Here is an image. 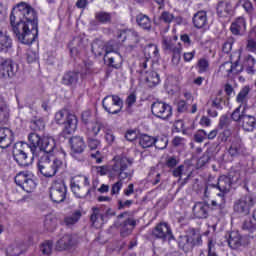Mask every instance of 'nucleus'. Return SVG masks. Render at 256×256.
Instances as JSON below:
<instances>
[{"label":"nucleus","instance_id":"a878e982","mask_svg":"<svg viewBox=\"0 0 256 256\" xmlns=\"http://www.w3.org/2000/svg\"><path fill=\"white\" fill-rule=\"evenodd\" d=\"M141 79L146 82V85L149 87H155L159 85L161 79L159 78V74L155 71H148L142 74Z\"/></svg>","mask_w":256,"mask_h":256},{"label":"nucleus","instance_id":"9d476101","mask_svg":"<svg viewBox=\"0 0 256 256\" xmlns=\"http://www.w3.org/2000/svg\"><path fill=\"white\" fill-rule=\"evenodd\" d=\"M102 105L107 113L117 115V113H121V109H123V100L117 95H110L103 99Z\"/></svg>","mask_w":256,"mask_h":256},{"label":"nucleus","instance_id":"dca6fc26","mask_svg":"<svg viewBox=\"0 0 256 256\" xmlns=\"http://www.w3.org/2000/svg\"><path fill=\"white\" fill-rule=\"evenodd\" d=\"M177 43V37L171 38L169 36H163L162 37V47L164 51H169V53H173L174 55H180L181 54V44Z\"/></svg>","mask_w":256,"mask_h":256},{"label":"nucleus","instance_id":"ea45409f","mask_svg":"<svg viewBox=\"0 0 256 256\" xmlns=\"http://www.w3.org/2000/svg\"><path fill=\"white\" fill-rule=\"evenodd\" d=\"M43 225L46 231H53L57 227V218L54 215L48 214L44 217Z\"/></svg>","mask_w":256,"mask_h":256},{"label":"nucleus","instance_id":"c9c22d12","mask_svg":"<svg viewBox=\"0 0 256 256\" xmlns=\"http://www.w3.org/2000/svg\"><path fill=\"white\" fill-rule=\"evenodd\" d=\"M9 121V106L3 97H0V123Z\"/></svg>","mask_w":256,"mask_h":256},{"label":"nucleus","instance_id":"412c9836","mask_svg":"<svg viewBox=\"0 0 256 256\" xmlns=\"http://www.w3.org/2000/svg\"><path fill=\"white\" fill-rule=\"evenodd\" d=\"M30 145H29V149L32 153V159H35V157H39V152H37V149L41 146V141H43V139H41V136H39V134L37 133H31L28 136Z\"/></svg>","mask_w":256,"mask_h":256},{"label":"nucleus","instance_id":"79ce46f5","mask_svg":"<svg viewBox=\"0 0 256 256\" xmlns=\"http://www.w3.org/2000/svg\"><path fill=\"white\" fill-rule=\"evenodd\" d=\"M147 180L149 183H152V185H159V183H161V173H159L157 169L152 168L148 173Z\"/></svg>","mask_w":256,"mask_h":256},{"label":"nucleus","instance_id":"4be33fe9","mask_svg":"<svg viewBox=\"0 0 256 256\" xmlns=\"http://www.w3.org/2000/svg\"><path fill=\"white\" fill-rule=\"evenodd\" d=\"M118 39H122V41L128 39L129 43H131L130 47H133L139 43V33L133 30H122L118 34Z\"/></svg>","mask_w":256,"mask_h":256},{"label":"nucleus","instance_id":"39448f33","mask_svg":"<svg viewBox=\"0 0 256 256\" xmlns=\"http://www.w3.org/2000/svg\"><path fill=\"white\" fill-rule=\"evenodd\" d=\"M69 145L71 157L80 163L85 161V155H83L87 149L85 139L81 136H72L69 139Z\"/></svg>","mask_w":256,"mask_h":256},{"label":"nucleus","instance_id":"e2e57ef3","mask_svg":"<svg viewBox=\"0 0 256 256\" xmlns=\"http://www.w3.org/2000/svg\"><path fill=\"white\" fill-rule=\"evenodd\" d=\"M173 177H179V179H181V177H183V175H185V165H180L178 167H176L173 172H172Z\"/></svg>","mask_w":256,"mask_h":256},{"label":"nucleus","instance_id":"f704fd0d","mask_svg":"<svg viewBox=\"0 0 256 256\" xmlns=\"http://www.w3.org/2000/svg\"><path fill=\"white\" fill-rule=\"evenodd\" d=\"M91 49H92V53L96 57H101V55H103V53L106 54L105 42H103V40H99V39L94 40L92 42Z\"/></svg>","mask_w":256,"mask_h":256},{"label":"nucleus","instance_id":"de8ad7c7","mask_svg":"<svg viewBox=\"0 0 256 256\" xmlns=\"http://www.w3.org/2000/svg\"><path fill=\"white\" fill-rule=\"evenodd\" d=\"M242 127L247 129L249 127H256V119L254 116L242 115Z\"/></svg>","mask_w":256,"mask_h":256},{"label":"nucleus","instance_id":"1a4fd4ad","mask_svg":"<svg viewBox=\"0 0 256 256\" xmlns=\"http://www.w3.org/2000/svg\"><path fill=\"white\" fill-rule=\"evenodd\" d=\"M15 183L26 193H32L35 187H37V183L33 180V174L29 172H19L15 177Z\"/></svg>","mask_w":256,"mask_h":256},{"label":"nucleus","instance_id":"f257e3e1","mask_svg":"<svg viewBox=\"0 0 256 256\" xmlns=\"http://www.w3.org/2000/svg\"><path fill=\"white\" fill-rule=\"evenodd\" d=\"M10 25L18 41L31 45L39 35L37 12L25 2L17 4L10 14Z\"/></svg>","mask_w":256,"mask_h":256},{"label":"nucleus","instance_id":"69168bd1","mask_svg":"<svg viewBox=\"0 0 256 256\" xmlns=\"http://www.w3.org/2000/svg\"><path fill=\"white\" fill-rule=\"evenodd\" d=\"M231 117L233 121H243V114L241 115V105L233 111Z\"/></svg>","mask_w":256,"mask_h":256},{"label":"nucleus","instance_id":"423d86ee","mask_svg":"<svg viewBox=\"0 0 256 256\" xmlns=\"http://www.w3.org/2000/svg\"><path fill=\"white\" fill-rule=\"evenodd\" d=\"M255 203V198L251 194H246L234 202V213L245 217L251 213V208L255 206Z\"/></svg>","mask_w":256,"mask_h":256},{"label":"nucleus","instance_id":"a18cd8bd","mask_svg":"<svg viewBox=\"0 0 256 256\" xmlns=\"http://www.w3.org/2000/svg\"><path fill=\"white\" fill-rule=\"evenodd\" d=\"M6 253L8 256H19L23 253V247L19 244H12L7 248Z\"/></svg>","mask_w":256,"mask_h":256},{"label":"nucleus","instance_id":"4d7b16f0","mask_svg":"<svg viewBox=\"0 0 256 256\" xmlns=\"http://www.w3.org/2000/svg\"><path fill=\"white\" fill-rule=\"evenodd\" d=\"M147 63H149V58L145 57L140 60L139 67L140 69L137 70V73H139L141 76L145 75L147 71Z\"/></svg>","mask_w":256,"mask_h":256},{"label":"nucleus","instance_id":"680f3d73","mask_svg":"<svg viewBox=\"0 0 256 256\" xmlns=\"http://www.w3.org/2000/svg\"><path fill=\"white\" fill-rule=\"evenodd\" d=\"M100 145H101V142L99 140L89 138L88 147H89L90 151H97V149H99Z\"/></svg>","mask_w":256,"mask_h":256},{"label":"nucleus","instance_id":"f3484780","mask_svg":"<svg viewBox=\"0 0 256 256\" xmlns=\"http://www.w3.org/2000/svg\"><path fill=\"white\" fill-rule=\"evenodd\" d=\"M192 211L196 219H207L209 217V204L206 202H196Z\"/></svg>","mask_w":256,"mask_h":256},{"label":"nucleus","instance_id":"a19ab883","mask_svg":"<svg viewBox=\"0 0 256 256\" xmlns=\"http://www.w3.org/2000/svg\"><path fill=\"white\" fill-rule=\"evenodd\" d=\"M79 120L77 116L72 113H67L66 120L64 121V129H77Z\"/></svg>","mask_w":256,"mask_h":256},{"label":"nucleus","instance_id":"e433bc0d","mask_svg":"<svg viewBox=\"0 0 256 256\" xmlns=\"http://www.w3.org/2000/svg\"><path fill=\"white\" fill-rule=\"evenodd\" d=\"M144 53L147 59H154V60L159 59V48H157V45L155 44H150L146 46L144 49Z\"/></svg>","mask_w":256,"mask_h":256},{"label":"nucleus","instance_id":"603ef678","mask_svg":"<svg viewBox=\"0 0 256 256\" xmlns=\"http://www.w3.org/2000/svg\"><path fill=\"white\" fill-rule=\"evenodd\" d=\"M242 229H244V231H249L252 234V237H256V227L251 220L244 221Z\"/></svg>","mask_w":256,"mask_h":256},{"label":"nucleus","instance_id":"5701e85b","mask_svg":"<svg viewBox=\"0 0 256 256\" xmlns=\"http://www.w3.org/2000/svg\"><path fill=\"white\" fill-rule=\"evenodd\" d=\"M95 20L91 21V25H107L112 23L113 21V16L109 12L105 11H98L94 15Z\"/></svg>","mask_w":256,"mask_h":256},{"label":"nucleus","instance_id":"8fccbe9b","mask_svg":"<svg viewBox=\"0 0 256 256\" xmlns=\"http://www.w3.org/2000/svg\"><path fill=\"white\" fill-rule=\"evenodd\" d=\"M226 203H227V198L220 197V201H217V200L211 201V207L212 209H219L220 211H223V209H225Z\"/></svg>","mask_w":256,"mask_h":256},{"label":"nucleus","instance_id":"7ed1b4c3","mask_svg":"<svg viewBox=\"0 0 256 256\" xmlns=\"http://www.w3.org/2000/svg\"><path fill=\"white\" fill-rule=\"evenodd\" d=\"M241 182V172L233 171L230 172L228 176L222 175L218 178L217 184H211L213 189H218L220 193L217 194V197L227 198V194L231 193L233 185Z\"/></svg>","mask_w":256,"mask_h":256},{"label":"nucleus","instance_id":"774afa93","mask_svg":"<svg viewBox=\"0 0 256 256\" xmlns=\"http://www.w3.org/2000/svg\"><path fill=\"white\" fill-rule=\"evenodd\" d=\"M231 49H233V39L227 40L222 46L223 53L229 54L231 53Z\"/></svg>","mask_w":256,"mask_h":256},{"label":"nucleus","instance_id":"f8f14e48","mask_svg":"<svg viewBox=\"0 0 256 256\" xmlns=\"http://www.w3.org/2000/svg\"><path fill=\"white\" fill-rule=\"evenodd\" d=\"M167 143H169L167 138H153L147 134H142L139 139V145H141L143 149L153 147V145H155L157 149H165Z\"/></svg>","mask_w":256,"mask_h":256},{"label":"nucleus","instance_id":"3c124183","mask_svg":"<svg viewBox=\"0 0 256 256\" xmlns=\"http://www.w3.org/2000/svg\"><path fill=\"white\" fill-rule=\"evenodd\" d=\"M173 19H175V16L171 14L169 11H164L159 16V20L163 21V23H166L167 25L173 23Z\"/></svg>","mask_w":256,"mask_h":256},{"label":"nucleus","instance_id":"c85d7f7f","mask_svg":"<svg viewBox=\"0 0 256 256\" xmlns=\"http://www.w3.org/2000/svg\"><path fill=\"white\" fill-rule=\"evenodd\" d=\"M73 247V236L66 234L62 236L56 243L57 251H65Z\"/></svg>","mask_w":256,"mask_h":256},{"label":"nucleus","instance_id":"473e14b6","mask_svg":"<svg viewBox=\"0 0 256 256\" xmlns=\"http://www.w3.org/2000/svg\"><path fill=\"white\" fill-rule=\"evenodd\" d=\"M233 13V5L231 2L221 1L217 5V14L219 17H227Z\"/></svg>","mask_w":256,"mask_h":256},{"label":"nucleus","instance_id":"7c9ffc66","mask_svg":"<svg viewBox=\"0 0 256 256\" xmlns=\"http://www.w3.org/2000/svg\"><path fill=\"white\" fill-rule=\"evenodd\" d=\"M243 241V237L239 233V231H232L229 234L228 245L231 249H239L241 247Z\"/></svg>","mask_w":256,"mask_h":256},{"label":"nucleus","instance_id":"20e7f679","mask_svg":"<svg viewBox=\"0 0 256 256\" xmlns=\"http://www.w3.org/2000/svg\"><path fill=\"white\" fill-rule=\"evenodd\" d=\"M63 169V161L51 158L48 154L41 155L38 160V170L43 177H55L57 171Z\"/></svg>","mask_w":256,"mask_h":256},{"label":"nucleus","instance_id":"2f4dec72","mask_svg":"<svg viewBox=\"0 0 256 256\" xmlns=\"http://www.w3.org/2000/svg\"><path fill=\"white\" fill-rule=\"evenodd\" d=\"M136 23L143 29L144 31H151L153 28V24L151 22V18L149 16L140 13L136 16Z\"/></svg>","mask_w":256,"mask_h":256},{"label":"nucleus","instance_id":"bb28decb","mask_svg":"<svg viewBox=\"0 0 256 256\" xmlns=\"http://www.w3.org/2000/svg\"><path fill=\"white\" fill-rule=\"evenodd\" d=\"M13 47L10 35L0 30V53H7Z\"/></svg>","mask_w":256,"mask_h":256},{"label":"nucleus","instance_id":"0eeeda50","mask_svg":"<svg viewBox=\"0 0 256 256\" xmlns=\"http://www.w3.org/2000/svg\"><path fill=\"white\" fill-rule=\"evenodd\" d=\"M29 151H31V148H29V144L27 143L18 142L14 145L13 157L21 167H27L29 165Z\"/></svg>","mask_w":256,"mask_h":256},{"label":"nucleus","instance_id":"9b49d317","mask_svg":"<svg viewBox=\"0 0 256 256\" xmlns=\"http://www.w3.org/2000/svg\"><path fill=\"white\" fill-rule=\"evenodd\" d=\"M151 112L155 117L165 120L173 115V108L163 101H156L151 105Z\"/></svg>","mask_w":256,"mask_h":256},{"label":"nucleus","instance_id":"5fc2aeb1","mask_svg":"<svg viewBox=\"0 0 256 256\" xmlns=\"http://www.w3.org/2000/svg\"><path fill=\"white\" fill-rule=\"evenodd\" d=\"M40 251L43 255H51V252L53 251V243L49 241L42 243Z\"/></svg>","mask_w":256,"mask_h":256},{"label":"nucleus","instance_id":"bf43d9fd","mask_svg":"<svg viewBox=\"0 0 256 256\" xmlns=\"http://www.w3.org/2000/svg\"><path fill=\"white\" fill-rule=\"evenodd\" d=\"M233 62H225L220 66V71L226 74V77H231V67Z\"/></svg>","mask_w":256,"mask_h":256},{"label":"nucleus","instance_id":"09e8293b","mask_svg":"<svg viewBox=\"0 0 256 256\" xmlns=\"http://www.w3.org/2000/svg\"><path fill=\"white\" fill-rule=\"evenodd\" d=\"M249 91H251V88L249 86H244L236 97L237 103H245V101H247V95H249Z\"/></svg>","mask_w":256,"mask_h":256},{"label":"nucleus","instance_id":"4c0bfd02","mask_svg":"<svg viewBox=\"0 0 256 256\" xmlns=\"http://www.w3.org/2000/svg\"><path fill=\"white\" fill-rule=\"evenodd\" d=\"M106 57H108V63L110 67H113L114 69H119V67H121V64L123 63V57L119 52H115L111 56Z\"/></svg>","mask_w":256,"mask_h":256},{"label":"nucleus","instance_id":"72a5a7b5","mask_svg":"<svg viewBox=\"0 0 256 256\" xmlns=\"http://www.w3.org/2000/svg\"><path fill=\"white\" fill-rule=\"evenodd\" d=\"M78 81H79V72H75V71H69L65 73L62 78L63 85H68V86L77 85Z\"/></svg>","mask_w":256,"mask_h":256},{"label":"nucleus","instance_id":"c03bdc74","mask_svg":"<svg viewBox=\"0 0 256 256\" xmlns=\"http://www.w3.org/2000/svg\"><path fill=\"white\" fill-rule=\"evenodd\" d=\"M189 239H190V243H192L193 247H197L199 245H201L202 240H201V234H199L197 231H195L194 229H192L188 235Z\"/></svg>","mask_w":256,"mask_h":256},{"label":"nucleus","instance_id":"58836bf2","mask_svg":"<svg viewBox=\"0 0 256 256\" xmlns=\"http://www.w3.org/2000/svg\"><path fill=\"white\" fill-rule=\"evenodd\" d=\"M179 248L183 249L185 253H189L193 249V243L188 235L180 236L178 242Z\"/></svg>","mask_w":256,"mask_h":256},{"label":"nucleus","instance_id":"f03ea898","mask_svg":"<svg viewBox=\"0 0 256 256\" xmlns=\"http://www.w3.org/2000/svg\"><path fill=\"white\" fill-rule=\"evenodd\" d=\"M133 163H135V159L126 155H118L113 158L108 173L110 177H117L118 181L112 185L111 195H119V192L123 189V181L133 179L135 172L130 168Z\"/></svg>","mask_w":256,"mask_h":256},{"label":"nucleus","instance_id":"c756f323","mask_svg":"<svg viewBox=\"0 0 256 256\" xmlns=\"http://www.w3.org/2000/svg\"><path fill=\"white\" fill-rule=\"evenodd\" d=\"M83 217V213H81V210H75L70 215H67L64 217V225L66 227H73L79 223V220Z\"/></svg>","mask_w":256,"mask_h":256},{"label":"nucleus","instance_id":"cd10ccee","mask_svg":"<svg viewBox=\"0 0 256 256\" xmlns=\"http://www.w3.org/2000/svg\"><path fill=\"white\" fill-rule=\"evenodd\" d=\"M137 227V220L133 218H127L122 224H121V235L122 237H127V235H131L133 233V229Z\"/></svg>","mask_w":256,"mask_h":256},{"label":"nucleus","instance_id":"6e6d98bb","mask_svg":"<svg viewBox=\"0 0 256 256\" xmlns=\"http://www.w3.org/2000/svg\"><path fill=\"white\" fill-rule=\"evenodd\" d=\"M67 110H60L55 114V121L58 123V125H64L65 123V116L67 117Z\"/></svg>","mask_w":256,"mask_h":256},{"label":"nucleus","instance_id":"6ab92c4d","mask_svg":"<svg viewBox=\"0 0 256 256\" xmlns=\"http://www.w3.org/2000/svg\"><path fill=\"white\" fill-rule=\"evenodd\" d=\"M55 151V139L52 137H46L42 139L38 157L41 155H49Z\"/></svg>","mask_w":256,"mask_h":256},{"label":"nucleus","instance_id":"a211bd4d","mask_svg":"<svg viewBox=\"0 0 256 256\" xmlns=\"http://www.w3.org/2000/svg\"><path fill=\"white\" fill-rule=\"evenodd\" d=\"M15 141V135L13 133V130H5L0 129V147L1 149H7L8 147H11L13 142Z\"/></svg>","mask_w":256,"mask_h":256},{"label":"nucleus","instance_id":"37998d69","mask_svg":"<svg viewBox=\"0 0 256 256\" xmlns=\"http://www.w3.org/2000/svg\"><path fill=\"white\" fill-rule=\"evenodd\" d=\"M106 57L109 53H119V42L115 40H110L105 44Z\"/></svg>","mask_w":256,"mask_h":256},{"label":"nucleus","instance_id":"6e6552de","mask_svg":"<svg viewBox=\"0 0 256 256\" xmlns=\"http://www.w3.org/2000/svg\"><path fill=\"white\" fill-rule=\"evenodd\" d=\"M50 199L53 203H63L67 199V185L63 181H54L50 187Z\"/></svg>","mask_w":256,"mask_h":256},{"label":"nucleus","instance_id":"13d9d810","mask_svg":"<svg viewBox=\"0 0 256 256\" xmlns=\"http://www.w3.org/2000/svg\"><path fill=\"white\" fill-rule=\"evenodd\" d=\"M37 59H39V54H37V52L29 49L26 52V60L28 63H35V61H37Z\"/></svg>","mask_w":256,"mask_h":256},{"label":"nucleus","instance_id":"4468645a","mask_svg":"<svg viewBox=\"0 0 256 256\" xmlns=\"http://www.w3.org/2000/svg\"><path fill=\"white\" fill-rule=\"evenodd\" d=\"M152 234L154 237H156V239H163V241H165V239H173L171 227L165 222L158 224L154 228Z\"/></svg>","mask_w":256,"mask_h":256},{"label":"nucleus","instance_id":"393cba45","mask_svg":"<svg viewBox=\"0 0 256 256\" xmlns=\"http://www.w3.org/2000/svg\"><path fill=\"white\" fill-rule=\"evenodd\" d=\"M90 221L92 225L95 227V229H99L100 227L103 226V223H105V218L103 213H101V209L97 207L92 208Z\"/></svg>","mask_w":256,"mask_h":256},{"label":"nucleus","instance_id":"2eb2a0df","mask_svg":"<svg viewBox=\"0 0 256 256\" xmlns=\"http://www.w3.org/2000/svg\"><path fill=\"white\" fill-rule=\"evenodd\" d=\"M70 189L75 197H77V199H85V197H89V195H91V193L95 191V186L85 190L81 188V186L79 185V181L73 178L70 182Z\"/></svg>","mask_w":256,"mask_h":256},{"label":"nucleus","instance_id":"052dcab7","mask_svg":"<svg viewBox=\"0 0 256 256\" xmlns=\"http://www.w3.org/2000/svg\"><path fill=\"white\" fill-rule=\"evenodd\" d=\"M243 71V65L239 64V61L232 63L231 75H239Z\"/></svg>","mask_w":256,"mask_h":256},{"label":"nucleus","instance_id":"aec40b11","mask_svg":"<svg viewBox=\"0 0 256 256\" xmlns=\"http://www.w3.org/2000/svg\"><path fill=\"white\" fill-rule=\"evenodd\" d=\"M232 35H245L247 31V22L244 17L237 18L230 26Z\"/></svg>","mask_w":256,"mask_h":256},{"label":"nucleus","instance_id":"ddd939ff","mask_svg":"<svg viewBox=\"0 0 256 256\" xmlns=\"http://www.w3.org/2000/svg\"><path fill=\"white\" fill-rule=\"evenodd\" d=\"M17 75V68L11 59L0 58V79H13Z\"/></svg>","mask_w":256,"mask_h":256},{"label":"nucleus","instance_id":"b1692460","mask_svg":"<svg viewBox=\"0 0 256 256\" xmlns=\"http://www.w3.org/2000/svg\"><path fill=\"white\" fill-rule=\"evenodd\" d=\"M192 23L196 29H203V27H207V12L201 10L195 13L192 18Z\"/></svg>","mask_w":256,"mask_h":256},{"label":"nucleus","instance_id":"49530a36","mask_svg":"<svg viewBox=\"0 0 256 256\" xmlns=\"http://www.w3.org/2000/svg\"><path fill=\"white\" fill-rule=\"evenodd\" d=\"M239 151H241V140L236 139L232 142L228 153L231 157H236V155H239Z\"/></svg>","mask_w":256,"mask_h":256},{"label":"nucleus","instance_id":"864d4df0","mask_svg":"<svg viewBox=\"0 0 256 256\" xmlns=\"http://www.w3.org/2000/svg\"><path fill=\"white\" fill-rule=\"evenodd\" d=\"M198 73H207L209 69V60L202 58L197 63Z\"/></svg>","mask_w":256,"mask_h":256},{"label":"nucleus","instance_id":"0e129e2a","mask_svg":"<svg viewBox=\"0 0 256 256\" xmlns=\"http://www.w3.org/2000/svg\"><path fill=\"white\" fill-rule=\"evenodd\" d=\"M179 165V160L175 156H170L166 159V167L173 169V167H177Z\"/></svg>","mask_w":256,"mask_h":256},{"label":"nucleus","instance_id":"338daca9","mask_svg":"<svg viewBox=\"0 0 256 256\" xmlns=\"http://www.w3.org/2000/svg\"><path fill=\"white\" fill-rule=\"evenodd\" d=\"M230 123L231 119H229V116L223 115L220 117L219 127H221V129H226V127H229Z\"/></svg>","mask_w":256,"mask_h":256}]
</instances>
